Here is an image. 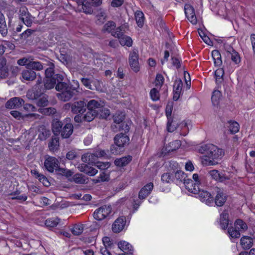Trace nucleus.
<instances>
[{"label": "nucleus", "mask_w": 255, "mask_h": 255, "mask_svg": "<svg viewBox=\"0 0 255 255\" xmlns=\"http://www.w3.org/2000/svg\"><path fill=\"white\" fill-rule=\"evenodd\" d=\"M48 101L47 98L43 96L38 99L36 102L37 105L39 107H45L48 105Z\"/></svg>", "instance_id": "63"}, {"label": "nucleus", "mask_w": 255, "mask_h": 255, "mask_svg": "<svg viewBox=\"0 0 255 255\" xmlns=\"http://www.w3.org/2000/svg\"><path fill=\"white\" fill-rule=\"evenodd\" d=\"M44 92V88L42 85V79L41 77L38 79L36 84L31 91H28L27 94V97L31 100H36Z\"/></svg>", "instance_id": "3"}, {"label": "nucleus", "mask_w": 255, "mask_h": 255, "mask_svg": "<svg viewBox=\"0 0 255 255\" xmlns=\"http://www.w3.org/2000/svg\"><path fill=\"white\" fill-rule=\"evenodd\" d=\"M10 75L7 67L0 69V78L5 79L8 78Z\"/></svg>", "instance_id": "61"}, {"label": "nucleus", "mask_w": 255, "mask_h": 255, "mask_svg": "<svg viewBox=\"0 0 255 255\" xmlns=\"http://www.w3.org/2000/svg\"><path fill=\"white\" fill-rule=\"evenodd\" d=\"M63 124L60 121H54L52 124V130L54 134L56 136L59 135L61 132Z\"/></svg>", "instance_id": "26"}, {"label": "nucleus", "mask_w": 255, "mask_h": 255, "mask_svg": "<svg viewBox=\"0 0 255 255\" xmlns=\"http://www.w3.org/2000/svg\"><path fill=\"white\" fill-rule=\"evenodd\" d=\"M229 129L232 133H236L239 131V124L235 121H230L229 122Z\"/></svg>", "instance_id": "47"}, {"label": "nucleus", "mask_w": 255, "mask_h": 255, "mask_svg": "<svg viewBox=\"0 0 255 255\" xmlns=\"http://www.w3.org/2000/svg\"><path fill=\"white\" fill-rule=\"evenodd\" d=\"M44 165L45 168L50 172H53L54 170L58 172L59 162L57 158L52 156H48L45 159Z\"/></svg>", "instance_id": "6"}, {"label": "nucleus", "mask_w": 255, "mask_h": 255, "mask_svg": "<svg viewBox=\"0 0 255 255\" xmlns=\"http://www.w3.org/2000/svg\"><path fill=\"white\" fill-rule=\"evenodd\" d=\"M60 222V219L58 218H51L46 220L45 224L47 227H56Z\"/></svg>", "instance_id": "44"}, {"label": "nucleus", "mask_w": 255, "mask_h": 255, "mask_svg": "<svg viewBox=\"0 0 255 255\" xmlns=\"http://www.w3.org/2000/svg\"><path fill=\"white\" fill-rule=\"evenodd\" d=\"M199 152L205 154L204 164L208 165H214L219 163L218 160L222 158L224 154L222 149L219 148L213 144H204L200 147Z\"/></svg>", "instance_id": "1"}, {"label": "nucleus", "mask_w": 255, "mask_h": 255, "mask_svg": "<svg viewBox=\"0 0 255 255\" xmlns=\"http://www.w3.org/2000/svg\"><path fill=\"white\" fill-rule=\"evenodd\" d=\"M216 192L217 194L215 199V203L218 206H222L226 201V196L223 189L217 188Z\"/></svg>", "instance_id": "19"}, {"label": "nucleus", "mask_w": 255, "mask_h": 255, "mask_svg": "<svg viewBox=\"0 0 255 255\" xmlns=\"http://www.w3.org/2000/svg\"><path fill=\"white\" fill-rule=\"evenodd\" d=\"M241 245L244 250H248L253 246V240L251 237L244 236L241 239Z\"/></svg>", "instance_id": "25"}, {"label": "nucleus", "mask_w": 255, "mask_h": 255, "mask_svg": "<svg viewBox=\"0 0 255 255\" xmlns=\"http://www.w3.org/2000/svg\"><path fill=\"white\" fill-rule=\"evenodd\" d=\"M98 115L97 112H95L93 110H88L86 113L83 116L82 119L83 121L90 122L93 121L94 118Z\"/></svg>", "instance_id": "33"}, {"label": "nucleus", "mask_w": 255, "mask_h": 255, "mask_svg": "<svg viewBox=\"0 0 255 255\" xmlns=\"http://www.w3.org/2000/svg\"><path fill=\"white\" fill-rule=\"evenodd\" d=\"M181 145L180 140H175L170 142L165 147V151L168 152H172L178 149Z\"/></svg>", "instance_id": "30"}, {"label": "nucleus", "mask_w": 255, "mask_h": 255, "mask_svg": "<svg viewBox=\"0 0 255 255\" xmlns=\"http://www.w3.org/2000/svg\"><path fill=\"white\" fill-rule=\"evenodd\" d=\"M183 83L180 79L176 80L174 84V91L181 92Z\"/></svg>", "instance_id": "62"}, {"label": "nucleus", "mask_w": 255, "mask_h": 255, "mask_svg": "<svg viewBox=\"0 0 255 255\" xmlns=\"http://www.w3.org/2000/svg\"><path fill=\"white\" fill-rule=\"evenodd\" d=\"M116 28V23L112 21H109L103 26L102 31L103 32L111 33Z\"/></svg>", "instance_id": "36"}, {"label": "nucleus", "mask_w": 255, "mask_h": 255, "mask_svg": "<svg viewBox=\"0 0 255 255\" xmlns=\"http://www.w3.org/2000/svg\"><path fill=\"white\" fill-rule=\"evenodd\" d=\"M172 173L171 172L165 173L162 174L161 176V180L163 182H165L166 183H170L173 181L174 177L171 175Z\"/></svg>", "instance_id": "58"}, {"label": "nucleus", "mask_w": 255, "mask_h": 255, "mask_svg": "<svg viewBox=\"0 0 255 255\" xmlns=\"http://www.w3.org/2000/svg\"><path fill=\"white\" fill-rule=\"evenodd\" d=\"M126 218L121 217L118 218L112 225V230L114 233H118L121 232L126 225Z\"/></svg>", "instance_id": "14"}, {"label": "nucleus", "mask_w": 255, "mask_h": 255, "mask_svg": "<svg viewBox=\"0 0 255 255\" xmlns=\"http://www.w3.org/2000/svg\"><path fill=\"white\" fill-rule=\"evenodd\" d=\"M48 145L50 150L56 149L59 145V137L56 135L53 136Z\"/></svg>", "instance_id": "42"}, {"label": "nucleus", "mask_w": 255, "mask_h": 255, "mask_svg": "<svg viewBox=\"0 0 255 255\" xmlns=\"http://www.w3.org/2000/svg\"><path fill=\"white\" fill-rule=\"evenodd\" d=\"M49 65V67L45 71V78H53L56 75L54 74V65L52 63H50Z\"/></svg>", "instance_id": "43"}, {"label": "nucleus", "mask_w": 255, "mask_h": 255, "mask_svg": "<svg viewBox=\"0 0 255 255\" xmlns=\"http://www.w3.org/2000/svg\"><path fill=\"white\" fill-rule=\"evenodd\" d=\"M111 212V206L105 205L95 210L93 213V217L96 220L101 221L106 218Z\"/></svg>", "instance_id": "5"}, {"label": "nucleus", "mask_w": 255, "mask_h": 255, "mask_svg": "<svg viewBox=\"0 0 255 255\" xmlns=\"http://www.w3.org/2000/svg\"><path fill=\"white\" fill-rule=\"evenodd\" d=\"M128 61L131 68L134 72H138L139 70V66L138 63V55L137 50H133L130 53Z\"/></svg>", "instance_id": "10"}, {"label": "nucleus", "mask_w": 255, "mask_h": 255, "mask_svg": "<svg viewBox=\"0 0 255 255\" xmlns=\"http://www.w3.org/2000/svg\"><path fill=\"white\" fill-rule=\"evenodd\" d=\"M227 52L228 53V56L230 57L235 64H238L240 62L241 60L239 54L233 48L229 46Z\"/></svg>", "instance_id": "29"}, {"label": "nucleus", "mask_w": 255, "mask_h": 255, "mask_svg": "<svg viewBox=\"0 0 255 255\" xmlns=\"http://www.w3.org/2000/svg\"><path fill=\"white\" fill-rule=\"evenodd\" d=\"M28 69H30L31 70L40 71L43 69V66L41 62L33 61L32 58L30 62L28 63Z\"/></svg>", "instance_id": "34"}, {"label": "nucleus", "mask_w": 255, "mask_h": 255, "mask_svg": "<svg viewBox=\"0 0 255 255\" xmlns=\"http://www.w3.org/2000/svg\"><path fill=\"white\" fill-rule=\"evenodd\" d=\"M86 105L88 110H93L98 113L100 109L104 107V103L101 101L91 100L87 103L86 102Z\"/></svg>", "instance_id": "15"}, {"label": "nucleus", "mask_w": 255, "mask_h": 255, "mask_svg": "<svg viewBox=\"0 0 255 255\" xmlns=\"http://www.w3.org/2000/svg\"><path fill=\"white\" fill-rule=\"evenodd\" d=\"M185 13L188 19L193 24L197 23V18L195 15L194 8L190 4H185Z\"/></svg>", "instance_id": "13"}, {"label": "nucleus", "mask_w": 255, "mask_h": 255, "mask_svg": "<svg viewBox=\"0 0 255 255\" xmlns=\"http://www.w3.org/2000/svg\"><path fill=\"white\" fill-rule=\"evenodd\" d=\"M208 174L213 179L219 182H224L229 179L224 173L219 172L217 170H210Z\"/></svg>", "instance_id": "16"}, {"label": "nucleus", "mask_w": 255, "mask_h": 255, "mask_svg": "<svg viewBox=\"0 0 255 255\" xmlns=\"http://www.w3.org/2000/svg\"><path fill=\"white\" fill-rule=\"evenodd\" d=\"M115 144H117L119 146L124 147L128 145L129 142V137L126 134L123 132L117 134L114 137Z\"/></svg>", "instance_id": "12"}, {"label": "nucleus", "mask_w": 255, "mask_h": 255, "mask_svg": "<svg viewBox=\"0 0 255 255\" xmlns=\"http://www.w3.org/2000/svg\"><path fill=\"white\" fill-rule=\"evenodd\" d=\"M229 215L227 212L224 211L220 215V225L222 229H226L229 225Z\"/></svg>", "instance_id": "31"}, {"label": "nucleus", "mask_w": 255, "mask_h": 255, "mask_svg": "<svg viewBox=\"0 0 255 255\" xmlns=\"http://www.w3.org/2000/svg\"><path fill=\"white\" fill-rule=\"evenodd\" d=\"M135 19L136 23L139 27H142L144 22V16L143 13L140 10H137L134 13Z\"/></svg>", "instance_id": "32"}, {"label": "nucleus", "mask_w": 255, "mask_h": 255, "mask_svg": "<svg viewBox=\"0 0 255 255\" xmlns=\"http://www.w3.org/2000/svg\"><path fill=\"white\" fill-rule=\"evenodd\" d=\"M31 60H32V58L31 57H23L18 60L17 63L19 65L25 66L28 69V63L30 62Z\"/></svg>", "instance_id": "60"}, {"label": "nucleus", "mask_w": 255, "mask_h": 255, "mask_svg": "<svg viewBox=\"0 0 255 255\" xmlns=\"http://www.w3.org/2000/svg\"><path fill=\"white\" fill-rule=\"evenodd\" d=\"M228 231L230 236L233 239L239 238L241 236L240 231L233 227H230Z\"/></svg>", "instance_id": "51"}, {"label": "nucleus", "mask_w": 255, "mask_h": 255, "mask_svg": "<svg viewBox=\"0 0 255 255\" xmlns=\"http://www.w3.org/2000/svg\"><path fill=\"white\" fill-rule=\"evenodd\" d=\"M221 95V92L219 90H215L213 92L211 99L212 103L214 106L218 105Z\"/></svg>", "instance_id": "45"}, {"label": "nucleus", "mask_w": 255, "mask_h": 255, "mask_svg": "<svg viewBox=\"0 0 255 255\" xmlns=\"http://www.w3.org/2000/svg\"><path fill=\"white\" fill-rule=\"evenodd\" d=\"M71 181H73L77 184H85L86 180L83 178L82 174H75L70 180Z\"/></svg>", "instance_id": "52"}, {"label": "nucleus", "mask_w": 255, "mask_h": 255, "mask_svg": "<svg viewBox=\"0 0 255 255\" xmlns=\"http://www.w3.org/2000/svg\"><path fill=\"white\" fill-rule=\"evenodd\" d=\"M132 160V156L128 155L122 158L116 159L114 163L117 166L124 167L128 165Z\"/></svg>", "instance_id": "24"}, {"label": "nucleus", "mask_w": 255, "mask_h": 255, "mask_svg": "<svg viewBox=\"0 0 255 255\" xmlns=\"http://www.w3.org/2000/svg\"><path fill=\"white\" fill-rule=\"evenodd\" d=\"M177 123L173 119H169L167 123V129L168 131L172 132L177 129Z\"/></svg>", "instance_id": "41"}, {"label": "nucleus", "mask_w": 255, "mask_h": 255, "mask_svg": "<svg viewBox=\"0 0 255 255\" xmlns=\"http://www.w3.org/2000/svg\"><path fill=\"white\" fill-rule=\"evenodd\" d=\"M36 72L30 69H27L22 71L21 77L24 80L27 81H32L36 78Z\"/></svg>", "instance_id": "22"}, {"label": "nucleus", "mask_w": 255, "mask_h": 255, "mask_svg": "<svg viewBox=\"0 0 255 255\" xmlns=\"http://www.w3.org/2000/svg\"><path fill=\"white\" fill-rule=\"evenodd\" d=\"M124 147L119 146L117 144H115V145H111L110 150L111 153L114 154H119L124 151Z\"/></svg>", "instance_id": "55"}, {"label": "nucleus", "mask_w": 255, "mask_h": 255, "mask_svg": "<svg viewBox=\"0 0 255 255\" xmlns=\"http://www.w3.org/2000/svg\"><path fill=\"white\" fill-rule=\"evenodd\" d=\"M109 180V174L105 173V171H103L100 175L96 179H94V182L95 183L107 181Z\"/></svg>", "instance_id": "49"}, {"label": "nucleus", "mask_w": 255, "mask_h": 255, "mask_svg": "<svg viewBox=\"0 0 255 255\" xmlns=\"http://www.w3.org/2000/svg\"><path fill=\"white\" fill-rule=\"evenodd\" d=\"M63 79L62 75L56 74L53 78H45L44 81V88L45 90H50L56 87L58 82H61Z\"/></svg>", "instance_id": "7"}, {"label": "nucleus", "mask_w": 255, "mask_h": 255, "mask_svg": "<svg viewBox=\"0 0 255 255\" xmlns=\"http://www.w3.org/2000/svg\"><path fill=\"white\" fill-rule=\"evenodd\" d=\"M73 82L75 85V86L62 81L56 84L55 89L59 92L57 94V97L60 101L63 102L69 101L72 97L77 96L80 94L78 81L73 80Z\"/></svg>", "instance_id": "2"}, {"label": "nucleus", "mask_w": 255, "mask_h": 255, "mask_svg": "<svg viewBox=\"0 0 255 255\" xmlns=\"http://www.w3.org/2000/svg\"><path fill=\"white\" fill-rule=\"evenodd\" d=\"M150 96L153 101H157L159 99V91L156 88H152L150 90Z\"/></svg>", "instance_id": "59"}, {"label": "nucleus", "mask_w": 255, "mask_h": 255, "mask_svg": "<svg viewBox=\"0 0 255 255\" xmlns=\"http://www.w3.org/2000/svg\"><path fill=\"white\" fill-rule=\"evenodd\" d=\"M125 115L122 112H118L113 116V120L115 124H121L124 123Z\"/></svg>", "instance_id": "38"}, {"label": "nucleus", "mask_w": 255, "mask_h": 255, "mask_svg": "<svg viewBox=\"0 0 255 255\" xmlns=\"http://www.w3.org/2000/svg\"><path fill=\"white\" fill-rule=\"evenodd\" d=\"M81 81L82 84L87 88L92 90H94L91 85V84L94 82V81L92 79L88 78H82L81 79Z\"/></svg>", "instance_id": "53"}, {"label": "nucleus", "mask_w": 255, "mask_h": 255, "mask_svg": "<svg viewBox=\"0 0 255 255\" xmlns=\"http://www.w3.org/2000/svg\"><path fill=\"white\" fill-rule=\"evenodd\" d=\"M125 32L124 27L123 26H120L117 27L116 29H115L112 32V35L115 37H117L119 39L121 38L123 35H124V33Z\"/></svg>", "instance_id": "48"}, {"label": "nucleus", "mask_w": 255, "mask_h": 255, "mask_svg": "<svg viewBox=\"0 0 255 255\" xmlns=\"http://www.w3.org/2000/svg\"><path fill=\"white\" fill-rule=\"evenodd\" d=\"M153 188V184L150 182L143 187L139 192L138 197L140 199H145L151 193Z\"/></svg>", "instance_id": "18"}, {"label": "nucleus", "mask_w": 255, "mask_h": 255, "mask_svg": "<svg viewBox=\"0 0 255 255\" xmlns=\"http://www.w3.org/2000/svg\"><path fill=\"white\" fill-rule=\"evenodd\" d=\"M10 115L15 119L17 120H24L25 118H32L35 116L34 114H29L23 115L21 113L17 111H11L10 112Z\"/></svg>", "instance_id": "28"}, {"label": "nucleus", "mask_w": 255, "mask_h": 255, "mask_svg": "<svg viewBox=\"0 0 255 255\" xmlns=\"http://www.w3.org/2000/svg\"><path fill=\"white\" fill-rule=\"evenodd\" d=\"M235 226L236 228L240 229L244 231L248 229L247 224L241 219L237 220L235 221Z\"/></svg>", "instance_id": "54"}, {"label": "nucleus", "mask_w": 255, "mask_h": 255, "mask_svg": "<svg viewBox=\"0 0 255 255\" xmlns=\"http://www.w3.org/2000/svg\"><path fill=\"white\" fill-rule=\"evenodd\" d=\"M19 19L28 27H30L33 23L34 17L28 11L25 6H21L18 10Z\"/></svg>", "instance_id": "4"}, {"label": "nucleus", "mask_w": 255, "mask_h": 255, "mask_svg": "<svg viewBox=\"0 0 255 255\" xmlns=\"http://www.w3.org/2000/svg\"><path fill=\"white\" fill-rule=\"evenodd\" d=\"M179 164L177 162L174 161H171L169 162L168 170L170 172H172L171 173H175L177 170H179Z\"/></svg>", "instance_id": "57"}, {"label": "nucleus", "mask_w": 255, "mask_h": 255, "mask_svg": "<svg viewBox=\"0 0 255 255\" xmlns=\"http://www.w3.org/2000/svg\"><path fill=\"white\" fill-rule=\"evenodd\" d=\"M177 127L178 128H180V134L183 136H185L188 132V128L187 127V124L185 121L182 122L179 124H177Z\"/></svg>", "instance_id": "50"}, {"label": "nucleus", "mask_w": 255, "mask_h": 255, "mask_svg": "<svg viewBox=\"0 0 255 255\" xmlns=\"http://www.w3.org/2000/svg\"><path fill=\"white\" fill-rule=\"evenodd\" d=\"M78 168L81 171L84 172L90 176H94L97 174L98 170L93 167H89L87 164H83Z\"/></svg>", "instance_id": "27"}, {"label": "nucleus", "mask_w": 255, "mask_h": 255, "mask_svg": "<svg viewBox=\"0 0 255 255\" xmlns=\"http://www.w3.org/2000/svg\"><path fill=\"white\" fill-rule=\"evenodd\" d=\"M87 109L86 102L80 100L72 103V113L74 114H83Z\"/></svg>", "instance_id": "9"}, {"label": "nucleus", "mask_w": 255, "mask_h": 255, "mask_svg": "<svg viewBox=\"0 0 255 255\" xmlns=\"http://www.w3.org/2000/svg\"><path fill=\"white\" fill-rule=\"evenodd\" d=\"M214 73L216 83L218 85L221 84L223 81L224 70L222 68H219L215 71Z\"/></svg>", "instance_id": "37"}, {"label": "nucleus", "mask_w": 255, "mask_h": 255, "mask_svg": "<svg viewBox=\"0 0 255 255\" xmlns=\"http://www.w3.org/2000/svg\"><path fill=\"white\" fill-rule=\"evenodd\" d=\"M121 131L124 132V134H126L129 130L130 127L129 123L124 122L120 124Z\"/></svg>", "instance_id": "64"}, {"label": "nucleus", "mask_w": 255, "mask_h": 255, "mask_svg": "<svg viewBox=\"0 0 255 255\" xmlns=\"http://www.w3.org/2000/svg\"><path fill=\"white\" fill-rule=\"evenodd\" d=\"M119 41L123 46L126 45L128 47L132 46V40L129 36L124 35L119 39Z\"/></svg>", "instance_id": "40"}, {"label": "nucleus", "mask_w": 255, "mask_h": 255, "mask_svg": "<svg viewBox=\"0 0 255 255\" xmlns=\"http://www.w3.org/2000/svg\"><path fill=\"white\" fill-rule=\"evenodd\" d=\"M73 132V126L71 123L65 124L60 134L63 138H69Z\"/></svg>", "instance_id": "20"}, {"label": "nucleus", "mask_w": 255, "mask_h": 255, "mask_svg": "<svg viewBox=\"0 0 255 255\" xmlns=\"http://www.w3.org/2000/svg\"><path fill=\"white\" fill-rule=\"evenodd\" d=\"M94 156V154L93 153H85L82 156L81 159L85 163L93 162L95 161Z\"/></svg>", "instance_id": "46"}, {"label": "nucleus", "mask_w": 255, "mask_h": 255, "mask_svg": "<svg viewBox=\"0 0 255 255\" xmlns=\"http://www.w3.org/2000/svg\"><path fill=\"white\" fill-rule=\"evenodd\" d=\"M83 228L82 225H75L71 231L73 235L78 236L83 232Z\"/></svg>", "instance_id": "56"}, {"label": "nucleus", "mask_w": 255, "mask_h": 255, "mask_svg": "<svg viewBox=\"0 0 255 255\" xmlns=\"http://www.w3.org/2000/svg\"><path fill=\"white\" fill-rule=\"evenodd\" d=\"M118 247L122 251L125 252L128 254L132 255L133 252V248L132 246L128 242L122 241L118 243Z\"/></svg>", "instance_id": "23"}, {"label": "nucleus", "mask_w": 255, "mask_h": 255, "mask_svg": "<svg viewBox=\"0 0 255 255\" xmlns=\"http://www.w3.org/2000/svg\"><path fill=\"white\" fill-rule=\"evenodd\" d=\"M0 32L2 36H5L7 33V29L5 21L4 16L0 12Z\"/></svg>", "instance_id": "35"}, {"label": "nucleus", "mask_w": 255, "mask_h": 255, "mask_svg": "<svg viewBox=\"0 0 255 255\" xmlns=\"http://www.w3.org/2000/svg\"><path fill=\"white\" fill-rule=\"evenodd\" d=\"M24 103V101L20 97H13L8 100L5 104V107L8 109H17L21 108Z\"/></svg>", "instance_id": "8"}, {"label": "nucleus", "mask_w": 255, "mask_h": 255, "mask_svg": "<svg viewBox=\"0 0 255 255\" xmlns=\"http://www.w3.org/2000/svg\"><path fill=\"white\" fill-rule=\"evenodd\" d=\"M78 9L86 14H91L93 11V6L91 2L84 0L78 3Z\"/></svg>", "instance_id": "17"}, {"label": "nucleus", "mask_w": 255, "mask_h": 255, "mask_svg": "<svg viewBox=\"0 0 255 255\" xmlns=\"http://www.w3.org/2000/svg\"><path fill=\"white\" fill-rule=\"evenodd\" d=\"M177 182L185 183V180H186V175L185 173L180 170H177L174 174V178Z\"/></svg>", "instance_id": "39"}, {"label": "nucleus", "mask_w": 255, "mask_h": 255, "mask_svg": "<svg viewBox=\"0 0 255 255\" xmlns=\"http://www.w3.org/2000/svg\"><path fill=\"white\" fill-rule=\"evenodd\" d=\"M193 182L194 181L191 179H187L186 180H185L184 184L186 189H187L188 191L195 194L199 191L200 188L198 185L195 184Z\"/></svg>", "instance_id": "21"}, {"label": "nucleus", "mask_w": 255, "mask_h": 255, "mask_svg": "<svg viewBox=\"0 0 255 255\" xmlns=\"http://www.w3.org/2000/svg\"><path fill=\"white\" fill-rule=\"evenodd\" d=\"M195 194L197 195L196 197L199 198L202 202H205L207 205H209L213 203V197L207 191L201 190L199 188V191Z\"/></svg>", "instance_id": "11"}]
</instances>
